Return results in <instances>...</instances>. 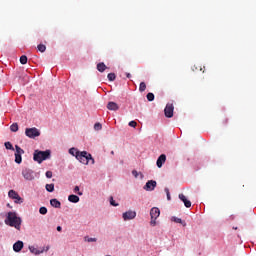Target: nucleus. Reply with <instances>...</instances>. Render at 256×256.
Segmentation results:
<instances>
[{
  "label": "nucleus",
  "mask_w": 256,
  "mask_h": 256,
  "mask_svg": "<svg viewBox=\"0 0 256 256\" xmlns=\"http://www.w3.org/2000/svg\"><path fill=\"white\" fill-rule=\"evenodd\" d=\"M10 131H12V133H17V131H19V125L17 123H13L10 126Z\"/></svg>",
  "instance_id": "412c9836"
},
{
  "label": "nucleus",
  "mask_w": 256,
  "mask_h": 256,
  "mask_svg": "<svg viewBox=\"0 0 256 256\" xmlns=\"http://www.w3.org/2000/svg\"><path fill=\"white\" fill-rule=\"evenodd\" d=\"M20 63H21V65H27V56L26 55H22L20 57Z\"/></svg>",
  "instance_id": "bb28decb"
},
{
  "label": "nucleus",
  "mask_w": 256,
  "mask_h": 256,
  "mask_svg": "<svg viewBox=\"0 0 256 256\" xmlns=\"http://www.w3.org/2000/svg\"><path fill=\"white\" fill-rule=\"evenodd\" d=\"M122 217L125 221H131V219H135V217H137V212L130 210V211L124 212L122 214Z\"/></svg>",
  "instance_id": "6e6552de"
},
{
  "label": "nucleus",
  "mask_w": 256,
  "mask_h": 256,
  "mask_svg": "<svg viewBox=\"0 0 256 256\" xmlns=\"http://www.w3.org/2000/svg\"><path fill=\"white\" fill-rule=\"evenodd\" d=\"M26 137H29L30 139H35V137H39L41 135V132H39V129L33 127V128H26L25 130Z\"/></svg>",
  "instance_id": "39448f33"
},
{
  "label": "nucleus",
  "mask_w": 256,
  "mask_h": 256,
  "mask_svg": "<svg viewBox=\"0 0 256 256\" xmlns=\"http://www.w3.org/2000/svg\"><path fill=\"white\" fill-rule=\"evenodd\" d=\"M29 251L32 252L34 255H41V253H45V251H49V246L43 248H35V246H29Z\"/></svg>",
  "instance_id": "1a4fd4ad"
},
{
  "label": "nucleus",
  "mask_w": 256,
  "mask_h": 256,
  "mask_svg": "<svg viewBox=\"0 0 256 256\" xmlns=\"http://www.w3.org/2000/svg\"><path fill=\"white\" fill-rule=\"evenodd\" d=\"M107 109H109V111H118L119 105H117V103L115 102H109L107 105Z\"/></svg>",
  "instance_id": "2eb2a0df"
},
{
  "label": "nucleus",
  "mask_w": 256,
  "mask_h": 256,
  "mask_svg": "<svg viewBox=\"0 0 256 256\" xmlns=\"http://www.w3.org/2000/svg\"><path fill=\"white\" fill-rule=\"evenodd\" d=\"M68 201H70V203H79V196L71 194L68 196Z\"/></svg>",
  "instance_id": "f3484780"
},
{
  "label": "nucleus",
  "mask_w": 256,
  "mask_h": 256,
  "mask_svg": "<svg viewBox=\"0 0 256 256\" xmlns=\"http://www.w3.org/2000/svg\"><path fill=\"white\" fill-rule=\"evenodd\" d=\"M146 98L148 101H155V94L149 92L147 95H146Z\"/></svg>",
  "instance_id": "a878e982"
},
{
  "label": "nucleus",
  "mask_w": 256,
  "mask_h": 256,
  "mask_svg": "<svg viewBox=\"0 0 256 256\" xmlns=\"http://www.w3.org/2000/svg\"><path fill=\"white\" fill-rule=\"evenodd\" d=\"M50 205L55 209H61V202L55 198L50 200Z\"/></svg>",
  "instance_id": "dca6fc26"
},
{
  "label": "nucleus",
  "mask_w": 256,
  "mask_h": 256,
  "mask_svg": "<svg viewBox=\"0 0 256 256\" xmlns=\"http://www.w3.org/2000/svg\"><path fill=\"white\" fill-rule=\"evenodd\" d=\"M76 159L77 161L82 163V165H89L90 161H91V165H95V159L87 151L80 152V155H77Z\"/></svg>",
  "instance_id": "7ed1b4c3"
},
{
  "label": "nucleus",
  "mask_w": 256,
  "mask_h": 256,
  "mask_svg": "<svg viewBox=\"0 0 256 256\" xmlns=\"http://www.w3.org/2000/svg\"><path fill=\"white\" fill-rule=\"evenodd\" d=\"M126 77H127L128 79H131V73H126Z\"/></svg>",
  "instance_id": "ea45409f"
},
{
  "label": "nucleus",
  "mask_w": 256,
  "mask_h": 256,
  "mask_svg": "<svg viewBox=\"0 0 256 256\" xmlns=\"http://www.w3.org/2000/svg\"><path fill=\"white\" fill-rule=\"evenodd\" d=\"M15 163H17L18 165H21L23 158L21 157L24 153L25 150H23L21 147H19V145H15Z\"/></svg>",
  "instance_id": "423d86ee"
},
{
  "label": "nucleus",
  "mask_w": 256,
  "mask_h": 256,
  "mask_svg": "<svg viewBox=\"0 0 256 256\" xmlns=\"http://www.w3.org/2000/svg\"><path fill=\"white\" fill-rule=\"evenodd\" d=\"M174 109L175 107L173 106V104H167L164 109L165 117H167L168 119H171V117H173Z\"/></svg>",
  "instance_id": "9d476101"
},
{
  "label": "nucleus",
  "mask_w": 256,
  "mask_h": 256,
  "mask_svg": "<svg viewBox=\"0 0 256 256\" xmlns=\"http://www.w3.org/2000/svg\"><path fill=\"white\" fill-rule=\"evenodd\" d=\"M179 199H180V201H182L184 203V205H185V207H187V209H189V207H191V202L183 194H179Z\"/></svg>",
  "instance_id": "4468645a"
},
{
  "label": "nucleus",
  "mask_w": 256,
  "mask_h": 256,
  "mask_svg": "<svg viewBox=\"0 0 256 256\" xmlns=\"http://www.w3.org/2000/svg\"><path fill=\"white\" fill-rule=\"evenodd\" d=\"M165 192H166L168 201H171V193H169V188H165Z\"/></svg>",
  "instance_id": "c9c22d12"
},
{
  "label": "nucleus",
  "mask_w": 256,
  "mask_h": 256,
  "mask_svg": "<svg viewBox=\"0 0 256 256\" xmlns=\"http://www.w3.org/2000/svg\"><path fill=\"white\" fill-rule=\"evenodd\" d=\"M107 77L109 81H115V79H117L115 73H109Z\"/></svg>",
  "instance_id": "c85d7f7f"
},
{
  "label": "nucleus",
  "mask_w": 256,
  "mask_h": 256,
  "mask_svg": "<svg viewBox=\"0 0 256 256\" xmlns=\"http://www.w3.org/2000/svg\"><path fill=\"white\" fill-rule=\"evenodd\" d=\"M14 200H15L14 203H19V204L23 203V198H21L19 194L17 195L16 198H14Z\"/></svg>",
  "instance_id": "2f4dec72"
},
{
  "label": "nucleus",
  "mask_w": 256,
  "mask_h": 256,
  "mask_svg": "<svg viewBox=\"0 0 256 256\" xmlns=\"http://www.w3.org/2000/svg\"><path fill=\"white\" fill-rule=\"evenodd\" d=\"M111 155H115V152H114V151H112V152H111Z\"/></svg>",
  "instance_id": "79ce46f5"
},
{
  "label": "nucleus",
  "mask_w": 256,
  "mask_h": 256,
  "mask_svg": "<svg viewBox=\"0 0 256 256\" xmlns=\"http://www.w3.org/2000/svg\"><path fill=\"white\" fill-rule=\"evenodd\" d=\"M5 148L10 150V151H15V148L13 147V144L11 142H5Z\"/></svg>",
  "instance_id": "393cba45"
},
{
  "label": "nucleus",
  "mask_w": 256,
  "mask_h": 256,
  "mask_svg": "<svg viewBox=\"0 0 256 256\" xmlns=\"http://www.w3.org/2000/svg\"><path fill=\"white\" fill-rule=\"evenodd\" d=\"M234 229H237V227H234Z\"/></svg>",
  "instance_id": "37998d69"
},
{
  "label": "nucleus",
  "mask_w": 256,
  "mask_h": 256,
  "mask_svg": "<svg viewBox=\"0 0 256 256\" xmlns=\"http://www.w3.org/2000/svg\"><path fill=\"white\" fill-rule=\"evenodd\" d=\"M161 215V210H159V208L154 207L150 210V217H151V221H150V225H152V227H155V225H157V218Z\"/></svg>",
  "instance_id": "20e7f679"
},
{
  "label": "nucleus",
  "mask_w": 256,
  "mask_h": 256,
  "mask_svg": "<svg viewBox=\"0 0 256 256\" xmlns=\"http://www.w3.org/2000/svg\"><path fill=\"white\" fill-rule=\"evenodd\" d=\"M39 213L40 215H47V207H44V206L40 207Z\"/></svg>",
  "instance_id": "c756f323"
},
{
  "label": "nucleus",
  "mask_w": 256,
  "mask_h": 256,
  "mask_svg": "<svg viewBox=\"0 0 256 256\" xmlns=\"http://www.w3.org/2000/svg\"><path fill=\"white\" fill-rule=\"evenodd\" d=\"M132 175H134V177H137L138 176L137 170H133Z\"/></svg>",
  "instance_id": "58836bf2"
},
{
  "label": "nucleus",
  "mask_w": 256,
  "mask_h": 256,
  "mask_svg": "<svg viewBox=\"0 0 256 256\" xmlns=\"http://www.w3.org/2000/svg\"><path fill=\"white\" fill-rule=\"evenodd\" d=\"M37 49L40 51V53H45V51H47V46H45V44H39Z\"/></svg>",
  "instance_id": "5701e85b"
},
{
  "label": "nucleus",
  "mask_w": 256,
  "mask_h": 256,
  "mask_svg": "<svg viewBox=\"0 0 256 256\" xmlns=\"http://www.w3.org/2000/svg\"><path fill=\"white\" fill-rule=\"evenodd\" d=\"M167 161V156L165 154H161L157 161H156V165L159 169H161L163 167V164Z\"/></svg>",
  "instance_id": "f8f14e48"
},
{
  "label": "nucleus",
  "mask_w": 256,
  "mask_h": 256,
  "mask_svg": "<svg viewBox=\"0 0 256 256\" xmlns=\"http://www.w3.org/2000/svg\"><path fill=\"white\" fill-rule=\"evenodd\" d=\"M146 89H147V84H145V82H141L139 85L140 93H143Z\"/></svg>",
  "instance_id": "b1692460"
},
{
  "label": "nucleus",
  "mask_w": 256,
  "mask_h": 256,
  "mask_svg": "<svg viewBox=\"0 0 256 256\" xmlns=\"http://www.w3.org/2000/svg\"><path fill=\"white\" fill-rule=\"evenodd\" d=\"M97 69L100 73H103L105 69H107V66L105 65V63L101 62L97 64Z\"/></svg>",
  "instance_id": "6ab92c4d"
},
{
  "label": "nucleus",
  "mask_w": 256,
  "mask_h": 256,
  "mask_svg": "<svg viewBox=\"0 0 256 256\" xmlns=\"http://www.w3.org/2000/svg\"><path fill=\"white\" fill-rule=\"evenodd\" d=\"M69 153L77 159V155H80L81 151L77 150L76 148H70Z\"/></svg>",
  "instance_id": "a211bd4d"
},
{
  "label": "nucleus",
  "mask_w": 256,
  "mask_h": 256,
  "mask_svg": "<svg viewBox=\"0 0 256 256\" xmlns=\"http://www.w3.org/2000/svg\"><path fill=\"white\" fill-rule=\"evenodd\" d=\"M74 193H77L78 195H83V192L79 191V186L74 187Z\"/></svg>",
  "instance_id": "f704fd0d"
},
{
  "label": "nucleus",
  "mask_w": 256,
  "mask_h": 256,
  "mask_svg": "<svg viewBox=\"0 0 256 256\" xmlns=\"http://www.w3.org/2000/svg\"><path fill=\"white\" fill-rule=\"evenodd\" d=\"M129 127H137V123L134 120H132L129 122Z\"/></svg>",
  "instance_id": "4c0bfd02"
},
{
  "label": "nucleus",
  "mask_w": 256,
  "mask_h": 256,
  "mask_svg": "<svg viewBox=\"0 0 256 256\" xmlns=\"http://www.w3.org/2000/svg\"><path fill=\"white\" fill-rule=\"evenodd\" d=\"M22 175L26 181H33L35 179V176H33V170L29 168L22 170Z\"/></svg>",
  "instance_id": "0eeeda50"
},
{
  "label": "nucleus",
  "mask_w": 256,
  "mask_h": 256,
  "mask_svg": "<svg viewBox=\"0 0 256 256\" xmlns=\"http://www.w3.org/2000/svg\"><path fill=\"white\" fill-rule=\"evenodd\" d=\"M156 187H157V181L149 180L145 184L144 189H145V191H153Z\"/></svg>",
  "instance_id": "9b49d317"
},
{
  "label": "nucleus",
  "mask_w": 256,
  "mask_h": 256,
  "mask_svg": "<svg viewBox=\"0 0 256 256\" xmlns=\"http://www.w3.org/2000/svg\"><path fill=\"white\" fill-rule=\"evenodd\" d=\"M95 131H101L103 129V125L101 123L97 122L94 124Z\"/></svg>",
  "instance_id": "cd10ccee"
},
{
  "label": "nucleus",
  "mask_w": 256,
  "mask_h": 256,
  "mask_svg": "<svg viewBox=\"0 0 256 256\" xmlns=\"http://www.w3.org/2000/svg\"><path fill=\"white\" fill-rule=\"evenodd\" d=\"M19 195V193L15 192V190H10L8 192V197H10V199H16V197Z\"/></svg>",
  "instance_id": "4be33fe9"
},
{
  "label": "nucleus",
  "mask_w": 256,
  "mask_h": 256,
  "mask_svg": "<svg viewBox=\"0 0 256 256\" xmlns=\"http://www.w3.org/2000/svg\"><path fill=\"white\" fill-rule=\"evenodd\" d=\"M57 231H62L61 226H57Z\"/></svg>",
  "instance_id": "a19ab883"
},
{
  "label": "nucleus",
  "mask_w": 256,
  "mask_h": 256,
  "mask_svg": "<svg viewBox=\"0 0 256 256\" xmlns=\"http://www.w3.org/2000/svg\"><path fill=\"white\" fill-rule=\"evenodd\" d=\"M33 159L37 163H43V161H47V159H51V150H46V151L35 150Z\"/></svg>",
  "instance_id": "f03ea898"
},
{
  "label": "nucleus",
  "mask_w": 256,
  "mask_h": 256,
  "mask_svg": "<svg viewBox=\"0 0 256 256\" xmlns=\"http://www.w3.org/2000/svg\"><path fill=\"white\" fill-rule=\"evenodd\" d=\"M45 188L48 193H53L55 191V184H46Z\"/></svg>",
  "instance_id": "aec40b11"
},
{
  "label": "nucleus",
  "mask_w": 256,
  "mask_h": 256,
  "mask_svg": "<svg viewBox=\"0 0 256 256\" xmlns=\"http://www.w3.org/2000/svg\"><path fill=\"white\" fill-rule=\"evenodd\" d=\"M5 224L9 225V227H14L19 231L21 229V218H19L15 212H8Z\"/></svg>",
  "instance_id": "f257e3e1"
},
{
  "label": "nucleus",
  "mask_w": 256,
  "mask_h": 256,
  "mask_svg": "<svg viewBox=\"0 0 256 256\" xmlns=\"http://www.w3.org/2000/svg\"><path fill=\"white\" fill-rule=\"evenodd\" d=\"M13 249H14L15 253H19V251H21V249H23V241L18 240L17 242H15L13 245Z\"/></svg>",
  "instance_id": "ddd939ff"
},
{
  "label": "nucleus",
  "mask_w": 256,
  "mask_h": 256,
  "mask_svg": "<svg viewBox=\"0 0 256 256\" xmlns=\"http://www.w3.org/2000/svg\"><path fill=\"white\" fill-rule=\"evenodd\" d=\"M46 177H47V179H51V177H53V172L52 171H47L46 172Z\"/></svg>",
  "instance_id": "e433bc0d"
},
{
  "label": "nucleus",
  "mask_w": 256,
  "mask_h": 256,
  "mask_svg": "<svg viewBox=\"0 0 256 256\" xmlns=\"http://www.w3.org/2000/svg\"><path fill=\"white\" fill-rule=\"evenodd\" d=\"M172 221H174V223H180V225H183V220L181 218L178 217H172Z\"/></svg>",
  "instance_id": "7c9ffc66"
},
{
  "label": "nucleus",
  "mask_w": 256,
  "mask_h": 256,
  "mask_svg": "<svg viewBox=\"0 0 256 256\" xmlns=\"http://www.w3.org/2000/svg\"><path fill=\"white\" fill-rule=\"evenodd\" d=\"M110 205H112L113 207H119V204L115 202V200H113V197H110Z\"/></svg>",
  "instance_id": "473e14b6"
},
{
  "label": "nucleus",
  "mask_w": 256,
  "mask_h": 256,
  "mask_svg": "<svg viewBox=\"0 0 256 256\" xmlns=\"http://www.w3.org/2000/svg\"><path fill=\"white\" fill-rule=\"evenodd\" d=\"M85 241H87L88 243H93V242L97 241V238L85 237Z\"/></svg>",
  "instance_id": "72a5a7b5"
}]
</instances>
